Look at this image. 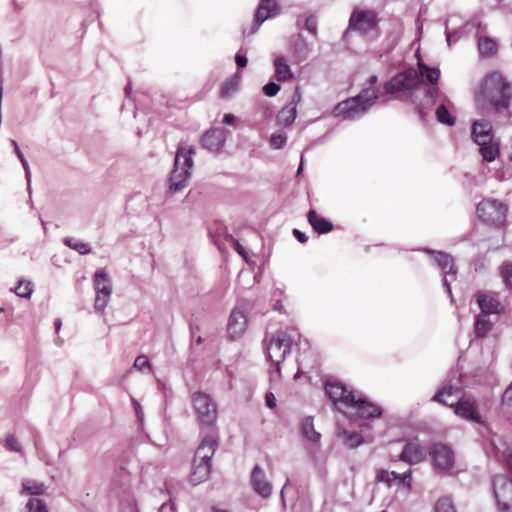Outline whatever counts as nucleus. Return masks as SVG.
<instances>
[{
	"instance_id": "nucleus-59",
	"label": "nucleus",
	"mask_w": 512,
	"mask_h": 512,
	"mask_svg": "<svg viewBox=\"0 0 512 512\" xmlns=\"http://www.w3.org/2000/svg\"><path fill=\"white\" fill-rule=\"evenodd\" d=\"M217 512H228V511H226V510H218Z\"/></svg>"
},
{
	"instance_id": "nucleus-40",
	"label": "nucleus",
	"mask_w": 512,
	"mask_h": 512,
	"mask_svg": "<svg viewBox=\"0 0 512 512\" xmlns=\"http://www.w3.org/2000/svg\"><path fill=\"white\" fill-rule=\"evenodd\" d=\"M237 90V82L234 80H228L223 83L221 87V97L228 98Z\"/></svg>"
},
{
	"instance_id": "nucleus-14",
	"label": "nucleus",
	"mask_w": 512,
	"mask_h": 512,
	"mask_svg": "<svg viewBox=\"0 0 512 512\" xmlns=\"http://www.w3.org/2000/svg\"><path fill=\"white\" fill-rule=\"evenodd\" d=\"M325 392L329 399L336 405L341 404L348 408L354 401L356 392L348 390L345 385L337 381H327L325 383Z\"/></svg>"
},
{
	"instance_id": "nucleus-32",
	"label": "nucleus",
	"mask_w": 512,
	"mask_h": 512,
	"mask_svg": "<svg viewBox=\"0 0 512 512\" xmlns=\"http://www.w3.org/2000/svg\"><path fill=\"white\" fill-rule=\"evenodd\" d=\"M492 324L485 315H479L475 322V334L477 338H484L490 332Z\"/></svg>"
},
{
	"instance_id": "nucleus-12",
	"label": "nucleus",
	"mask_w": 512,
	"mask_h": 512,
	"mask_svg": "<svg viewBox=\"0 0 512 512\" xmlns=\"http://www.w3.org/2000/svg\"><path fill=\"white\" fill-rule=\"evenodd\" d=\"M94 288L96 291L94 307L98 311H103L108 304L112 292L109 277L104 270H99L95 273Z\"/></svg>"
},
{
	"instance_id": "nucleus-29",
	"label": "nucleus",
	"mask_w": 512,
	"mask_h": 512,
	"mask_svg": "<svg viewBox=\"0 0 512 512\" xmlns=\"http://www.w3.org/2000/svg\"><path fill=\"white\" fill-rule=\"evenodd\" d=\"M485 142L486 144H483L482 142L478 144L480 146V153L484 160L492 162L499 155V146L493 140Z\"/></svg>"
},
{
	"instance_id": "nucleus-47",
	"label": "nucleus",
	"mask_w": 512,
	"mask_h": 512,
	"mask_svg": "<svg viewBox=\"0 0 512 512\" xmlns=\"http://www.w3.org/2000/svg\"><path fill=\"white\" fill-rule=\"evenodd\" d=\"M280 90V86L274 82H269L263 87L264 93L269 96H275Z\"/></svg>"
},
{
	"instance_id": "nucleus-42",
	"label": "nucleus",
	"mask_w": 512,
	"mask_h": 512,
	"mask_svg": "<svg viewBox=\"0 0 512 512\" xmlns=\"http://www.w3.org/2000/svg\"><path fill=\"white\" fill-rule=\"evenodd\" d=\"M397 485H402L407 488L408 491L412 488V470L409 469L403 474H399Z\"/></svg>"
},
{
	"instance_id": "nucleus-25",
	"label": "nucleus",
	"mask_w": 512,
	"mask_h": 512,
	"mask_svg": "<svg viewBox=\"0 0 512 512\" xmlns=\"http://www.w3.org/2000/svg\"><path fill=\"white\" fill-rule=\"evenodd\" d=\"M275 67V78L280 81H288L293 78V73L290 69V66L287 63V60L283 56H278L274 60Z\"/></svg>"
},
{
	"instance_id": "nucleus-19",
	"label": "nucleus",
	"mask_w": 512,
	"mask_h": 512,
	"mask_svg": "<svg viewBox=\"0 0 512 512\" xmlns=\"http://www.w3.org/2000/svg\"><path fill=\"white\" fill-rule=\"evenodd\" d=\"M301 100L299 89L296 88L291 101L285 105L277 115V122L283 126L291 125L297 116V104Z\"/></svg>"
},
{
	"instance_id": "nucleus-56",
	"label": "nucleus",
	"mask_w": 512,
	"mask_h": 512,
	"mask_svg": "<svg viewBox=\"0 0 512 512\" xmlns=\"http://www.w3.org/2000/svg\"><path fill=\"white\" fill-rule=\"evenodd\" d=\"M235 246H236V250L238 251V253L241 254L242 256H244V251H243L242 246L238 242H236Z\"/></svg>"
},
{
	"instance_id": "nucleus-5",
	"label": "nucleus",
	"mask_w": 512,
	"mask_h": 512,
	"mask_svg": "<svg viewBox=\"0 0 512 512\" xmlns=\"http://www.w3.org/2000/svg\"><path fill=\"white\" fill-rule=\"evenodd\" d=\"M194 148L179 146L175 156L174 168L170 174V190L177 192L183 189L190 177V169L193 166L192 155Z\"/></svg>"
},
{
	"instance_id": "nucleus-38",
	"label": "nucleus",
	"mask_w": 512,
	"mask_h": 512,
	"mask_svg": "<svg viewBox=\"0 0 512 512\" xmlns=\"http://www.w3.org/2000/svg\"><path fill=\"white\" fill-rule=\"evenodd\" d=\"M14 292L22 298H30L33 288L32 283L30 281L21 280L19 281L17 287L14 289Z\"/></svg>"
},
{
	"instance_id": "nucleus-34",
	"label": "nucleus",
	"mask_w": 512,
	"mask_h": 512,
	"mask_svg": "<svg viewBox=\"0 0 512 512\" xmlns=\"http://www.w3.org/2000/svg\"><path fill=\"white\" fill-rule=\"evenodd\" d=\"M339 436L342 437L345 445L350 448H356L363 443L362 436L357 432H347L343 430L339 433Z\"/></svg>"
},
{
	"instance_id": "nucleus-4",
	"label": "nucleus",
	"mask_w": 512,
	"mask_h": 512,
	"mask_svg": "<svg viewBox=\"0 0 512 512\" xmlns=\"http://www.w3.org/2000/svg\"><path fill=\"white\" fill-rule=\"evenodd\" d=\"M454 393H459L457 388L444 387L438 391L433 400L443 405L454 408V412L457 416L466 419L471 422L481 423V416L478 413V407L475 400L472 399H458L457 402H448L444 399V396H453Z\"/></svg>"
},
{
	"instance_id": "nucleus-46",
	"label": "nucleus",
	"mask_w": 512,
	"mask_h": 512,
	"mask_svg": "<svg viewBox=\"0 0 512 512\" xmlns=\"http://www.w3.org/2000/svg\"><path fill=\"white\" fill-rule=\"evenodd\" d=\"M391 475H393V473H389V471L381 469L377 471L375 480L376 482H384L388 486H391Z\"/></svg>"
},
{
	"instance_id": "nucleus-9",
	"label": "nucleus",
	"mask_w": 512,
	"mask_h": 512,
	"mask_svg": "<svg viewBox=\"0 0 512 512\" xmlns=\"http://www.w3.org/2000/svg\"><path fill=\"white\" fill-rule=\"evenodd\" d=\"M379 18L376 11L366 8H355L349 19V29L361 35L377 32Z\"/></svg>"
},
{
	"instance_id": "nucleus-49",
	"label": "nucleus",
	"mask_w": 512,
	"mask_h": 512,
	"mask_svg": "<svg viewBox=\"0 0 512 512\" xmlns=\"http://www.w3.org/2000/svg\"><path fill=\"white\" fill-rule=\"evenodd\" d=\"M265 402L267 407L273 409L276 407V397L272 392H267L265 395Z\"/></svg>"
},
{
	"instance_id": "nucleus-52",
	"label": "nucleus",
	"mask_w": 512,
	"mask_h": 512,
	"mask_svg": "<svg viewBox=\"0 0 512 512\" xmlns=\"http://www.w3.org/2000/svg\"><path fill=\"white\" fill-rule=\"evenodd\" d=\"M14 147H15V151H16V154L18 155V157L20 158L21 162L23 163V165L26 164V161H25V158L22 154V152L20 151L19 147H18V144L16 141H12Z\"/></svg>"
},
{
	"instance_id": "nucleus-8",
	"label": "nucleus",
	"mask_w": 512,
	"mask_h": 512,
	"mask_svg": "<svg viewBox=\"0 0 512 512\" xmlns=\"http://www.w3.org/2000/svg\"><path fill=\"white\" fill-rule=\"evenodd\" d=\"M506 466L511 475H496L493 479L494 495L501 512H512V455L506 459Z\"/></svg>"
},
{
	"instance_id": "nucleus-21",
	"label": "nucleus",
	"mask_w": 512,
	"mask_h": 512,
	"mask_svg": "<svg viewBox=\"0 0 512 512\" xmlns=\"http://www.w3.org/2000/svg\"><path fill=\"white\" fill-rule=\"evenodd\" d=\"M472 138L477 144L481 142L486 144L485 141L493 140L494 135L491 122L486 119L474 121L472 125Z\"/></svg>"
},
{
	"instance_id": "nucleus-26",
	"label": "nucleus",
	"mask_w": 512,
	"mask_h": 512,
	"mask_svg": "<svg viewBox=\"0 0 512 512\" xmlns=\"http://www.w3.org/2000/svg\"><path fill=\"white\" fill-rule=\"evenodd\" d=\"M418 80L420 81L419 77L425 78L427 82H429L432 85L437 84L439 77H440V70L438 68L429 67L423 62H418Z\"/></svg>"
},
{
	"instance_id": "nucleus-11",
	"label": "nucleus",
	"mask_w": 512,
	"mask_h": 512,
	"mask_svg": "<svg viewBox=\"0 0 512 512\" xmlns=\"http://www.w3.org/2000/svg\"><path fill=\"white\" fill-rule=\"evenodd\" d=\"M418 72L414 68L406 69L396 74L384 85L387 94H394L404 90L414 89L418 86Z\"/></svg>"
},
{
	"instance_id": "nucleus-43",
	"label": "nucleus",
	"mask_w": 512,
	"mask_h": 512,
	"mask_svg": "<svg viewBox=\"0 0 512 512\" xmlns=\"http://www.w3.org/2000/svg\"><path fill=\"white\" fill-rule=\"evenodd\" d=\"M134 368L143 371L144 369H151V364L145 355H139L134 361Z\"/></svg>"
},
{
	"instance_id": "nucleus-58",
	"label": "nucleus",
	"mask_w": 512,
	"mask_h": 512,
	"mask_svg": "<svg viewBox=\"0 0 512 512\" xmlns=\"http://www.w3.org/2000/svg\"><path fill=\"white\" fill-rule=\"evenodd\" d=\"M451 397L452 396H444V399L447 400L448 402H457V400H451Z\"/></svg>"
},
{
	"instance_id": "nucleus-54",
	"label": "nucleus",
	"mask_w": 512,
	"mask_h": 512,
	"mask_svg": "<svg viewBox=\"0 0 512 512\" xmlns=\"http://www.w3.org/2000/svg\"><path fill=\"white\" fill-rule=\"evenodd\" d=\"M427 93L431 96V97H435L438 93V89L436 87H430L427 91Z\"/></svg>"
},
{
	"instance_id": "nucleus-57",
	"label": "nucleus",
	"mask_w": 512,
	"mask_h": 512,
	"mask_svg": "<svg viewBox=\"0 0 512 512\" xmlns=\"http://www.w3.org/2000/svg\"><path fill=\"white\" fill-rule=\"evenodd\" d=\"M377 82V76L373 75L369 78V84L373 86Z\"/></svg>"
},
{
	"instance_id": "nucleus-50",
	"label": "nucleus",
	"mask_w": 512,
	"mask_h": 512,
	"mask_svg": "<svg viewBox=\"0 0 512 512\" xmlns=\"http://www.w3.org/2000/svg\"><path fill=\"white\" fill-rule=\"evenodd\" d=\"M293 235L300 243H306L308 240L307 236L298 229L293 230Z\"/></svg>"
},
{
	"instance_id": "nucleus-37",
	"label": "nucleus",
	"mask_w": 512,
	"mask_h": 512,
	"mask_svg": "<svg viewBox=\"0 0 512 512\" xmlns=\"http://www.w3.org/2000/svg\"><path fill=\"white\" fill-rule=\"evenodd\" d=\"M500 275L503 279L505 286L512 289V263L504 262L500 267Z\"/></svg>"
},
{
	"instance_id": "nucleus-1",
	"label": "nucleus",
	"mask_w": 512,
	"mask_h": 512,
	"mask_svg": "<svg viewBox=\"0 0 512 512\" xmlns=\"http://www.w3.org/2000/svg\"><path fill=\"white\" fill-rule=\"evenodd\" d=\"M474 98L481 110L499 113L510 108L512 86L500 72L494 71L483 78Z\"/></svg>"
},
{
	"instance_id": "nucleus-24",
	"label": "nucleus",
	"mask_w": 512,
	"mask_h": 512,
	"mask_svg": "<svg viewBox=\"0 0 512 512\" xmlns=\"http://www.w3.org/2000/svg\"><path fill=\"white\" fill-rule=\"evenodd\" d=\"M307 219L314 231L319 234H326L333 230V224L313 209L308 212Z\"/></svg>"
},
{
	"instance_id": "nucleus-18",
	"label": "nucleus",
	"mask_w": 512,
	"mask_h": 512,
	"mask_svg": "<svg viewBox=\"0 0 512 512\" xmlns=\"http://www.w3.org/2000/svg\"><path fill=\"white\" fill-rule=\"evenodd\" d=\"M426 458V451L422 445L417 442L409 441L405 444L399 459L410 465L418 464Z\"/></svg>"
},
{
	"instance_id": "nucleus-27",
	"label": "nucleus",
	"mask_w": 512,
	"mask_h": 512,
	"mask_svg": "<svg viewBox=\"0 0 512 512\" xmlns=\"http://www.w3.org/2000/svg\"><path fill=\"white\" fill-rule=\"evenodd\" d=\"M478 49L481 55L491 57L497 53L498 45L494 39L481 36L478 40Z\"/></svg>"
},
{
	"instance_id": "nucleus-2",
	"label": "nucleus",
	"mask_w": 512,
	"mask_h": 512,
	"mask_svg": "<svg viewBox=\"0 0 512 512\" xmlns=\"http://www.w3.org/2000/svg\"><path fill=\"white\" fill-rule=\"evenodd\" d=\"M218 442L212 435L205 436L195 451L189 481L193 485L203 483L209 478L211 472V459L215 453Z\"/></svg>"
},
{
	"instance_id": "nucleus-51",
	"label": "nucleus",
	"mask_w": 512,
	"mask_h": 512,
	"mask_svg": "<svg viewBox=\"0 0 512 512\" xmlns=\"http://www.w3.org/2000/svg\"><path fill=\"white\" fill-rule=\"evenodd\" d=\"M236 64L240 68H244L247 65V58L244 55L237 54L235 57Z\"/></svg>"
},
{
	"instance_id": "nucleus-36",
	"label": "nucleus",
	"mask_w": 512,
	"mask_h": 512,
	"mask_svg": "<svg viewBox=\"0 0 512 512\" xmlns=\"http://www.w3.org/2000/svg\"><path fill=\"white\" fill-rule=\"evenodd\" d=\"M26 512H49L46 503L37 497L30 498L25 505Z\"/></svg>"
},
{
	"instance_id": "nucleus-44",
	"label": "nucleus",
	"mask_w": 512,
	"mask_h": 512,
	"mask_svg": "<svg viewBox=\"0 0 512 512\" xmlns=\"http://www.w3.org/2000/svg\"><path fill=\"white\" fill-rule=\"evenodd\" d=\"M6 446L13 452H21V445L14 435H8L5 440Z\"/></svg>"
},
{
	"instance_id": "nucleus-48",
	"label": "nucleus",
	"mask_w": 512,
	"mask_h": 512,
	"mask_svg": "<svg viewBox=\"0 0 512 512\" xmlns=\"http://www.w3.org/2000/svg\"><path fill=\"white\" fill-rule=\"evenodd\" d=\"M67 244L69 246L73 247L75 250H77L81 254H87L90 252V248H89L88 244H86V243L78 242V243H75L74 245H72L70 241H67Z\"/></svg>"
},
{
	"instance_id": "nucleus-16",
	"label": "nucleus",
	"mask_w": 512,
	"mask_h": 512,
	"mask_svg": "<svg viewBox=\"0 0 512 512\" xmlns=\"http://www.w3.org/2000/svg\"><path fill=\"white\" fill-rule=\"evenodd\" d=\"M278 5L275 0H261L254 17L253 24L249 32L244 31V34L250 36L257 32L260 25L270 17L278 14Z\"/></svg>"
},
{
	"instance_id": "nucleus-30",
	"label": "nucleus",
	"mask_w": 512,
	"mask_h": 512,
	"mask_svg": "<svg viewBox=\"0 0 512 512\" xmlns=\"http://www.w3.org/2000/svg\"><path fill=\"white\" fill-rule=\"evenodd\" d=\"M434 259L445 274H455L453 258L444 252H433Z\"/></svg>"
},
{
	"instance_id": "nucleus-20",
	"label": "nucleus",
	"mask_w": 512,
	"mask_h": 512,
	"mask_svg": "<svg viewBox=\"0 0 512 512\" xmlns=\"http://www.w3.org/2000/svg\"><path fill=\"white\" fill-rule=\"evenodd\" d=\"M251 484L254 491L260 496L269 497L272 492L271 484L266 480L265 474L259 465L253 468L251 473Z\"/></svg>"
},
{
	"instance_id": "nucleus-7",
	"label": "nucleus",
	"mask_w": 512,
	"mask_h": 512,
	"mask_svg": "<svg viewBox=\"0 0 512 512\" xmlns=\"http://www.w3.org/2000/svg\"><path fill=\"white\" fill-rule=\"evenodd\" d=\"M508 207L500 200L493 198L483 199L478 203L476 213L478 217L486 224L500 227L504 225Z\"/></svg>"
},
{
	"instance_id": "nucleus-45",
	"label": "nucleus",
	"mask_w": 512,
	"mask_h": 512,
	"mask_svg": "<svg viewBox=\"0 0 512 512\" xmlns=\"http://www.w3.org/2000/svg\"><path fill=\"white\" fill-rule=\"evenodd\" d=\"M304 28L312 35L317 34V19L315 16H308L304 22Z\"/></svg>"
},
{
	"instance_id": "nucleus-53",
	"label": "nucleus",
	"mask_w": 512,
	"mask_h": 512,
	"mask_svg": "<svg viewBox=\"0 0 512 512\" xmlns=\"http://www.w3.org/2000/svg\"><path fill=\"white\" fill-rule=\"evenodd\" d=\"M235 117L232 114H225L223 118V122L225 124L231 125L234 123Z\"/></svg>"
},
{
	"instance_id": "nucleus-15",
	"label": "nucleus",
	"mask_w": 512,
	"mask_h": 512,
	"mask_svg": "<svg viewBox=\"0 0 512 512\" xmlns=\"http://www.w3.org/2000/svg\"><path fill=\"white\" fill-rule=\"evenodd\" d=\"M348 409L353 410L359 418L373 419L382 415V408L379 405L357 394Z\"/></svg>"
},
{
	"instance_id": "nucleus-10",
	"label": "nucleus",
	"mask_w": 512,
	"mask_h": 512,
	"mask_svg": "<svg viewBox=\"0 0 512 512\" xmlns=\"http://www.w3.org/2000/svg\"><path fill=\"white\" fill-rule=\"evenodd\" d=\"M292 345V339L286 331H277L270 339L267 345V357L268 359L279 365L290 353Z\"/></svg>"
},
{
	"instance_id": "nucleus-6",
	"label": "nucleus",
	"mask_w": 512,
	"mask_h": 512,
	"mask_svg": "<svg viewBox=\"0 0 512 512\" xmlns=\"http://www.w3.org/2000/svg\"><path fill=\"white\" fill-rule=\"evenodd\" d=\"M191 402L200 427H213L218 419V409L212 397L197 391L191 395Z\"/></svg>"
},
{
	"instance_id": "nucleus-39",
	"label": "nucleus",
	"mask_w": 512,
	"mask_h": 512,
	"mask_svg": "<svg viewBox=\"0 0 512 512\" xmlns=\"http://www.w3.org/2000/svg\"><path fill=\"white\" fill-rule=\"evenodd\" d=\"M436 512H456L452 500L448 497L440 498L435 506Z\"/></svg>"
},
{
	"instance_id": "nucleus-31",
	"label": "nucleus",
	"mask_w": 512,
	"mask_h": 512,
	"mask_svg": "<svg viewBox=\"0 0 512 512\" xmlns=\"http://www.w3.org/2000/svg\"><path fill=\"white\" fill-rule=\"evenodd\" d=\"M46 491V487L43 483L35 480H25L22 483V494L40 496Z\"/></svg>"
},
{
	"instance_id": "nucleus-55",
	"label": "nucleus",
	"mask_w": 512,
	"mask_h": 512,
	"mask_svg": "<svg viewBox=\"0 0 512 512\" xmlns=\"http://www.w3.org/2000/svg\"><path fill=\"white\" fill-rule=\"evenodd\" d=\"M390 473H393V475H391V483L393 484L395 482L397 484L398 478H399V473H397L395 471H391Z\"/></svg>"
},
{
	"instance_id": "nucleus-28",
	"label": "nucleus",
	"mask_w": 512,
	"mask_h": 512,
	"mask_svg": "<svg viewBox=\"0 0 512 512\" xmlns=\"http://www.w3.org/2000/svg\"><path fill=\"white\" fill-rule=\"evenodd\" d=\"M499 411L508 421H512V383L503 393Z\"/></svg>"
},
{
	"instance_id": "nucleus-3",
	"label": "nucleus",
	"mask_w": 512,
	"mask_h": 512,
	"mask_svg": "<svg viewBox=\"0 0 512 512\" xmlns=\"http://www.w3.org/2000/svg\"><path fill=\"white\" fill-rule=\"evenodd\" d=\"M378 95L373 88L363 89L357 96L338 103L333 113L346 120H354L365 114L375 103Z\"/></svg>"
},
{
	"instance_id": "nucleus-35",
	"label": "nucleus",
	"mask_w": 512,
	"mask_h": 512,
	"mask_svg": "<svg viewBox=\"0 0 512 512\" xmlns=\"http://www.w3.org/2000/svg\"><path fill=\"white\" fill-rule=\"evenodd\" d=\"M435 115L440 123L447 126H453L456 122V118L449 113L447 107L444 104L440 105L436 109Z\"/></svg>"
},
{
	"instance_id": "nucleus-13",
	"label": "nucleus",
	"mask_w": 512,
	"mask_h": 512,
	"mask_svg": "<svg viewBox=\"0 0 512 512\" xmlns=\"http://www.w3.org/2000/svg\"><path fill=\"white\" fill-rule=\"evenodd\" d=\"M429 455L433 461L434 467L439 471H447L454 466V453L446 444H433L429 449Z\"/></svg>"
},
{
	"instance_id": "nucleus-22",
	"label": "nucleus",
	"mask_w": 512,
	"mask_h": 512,
	"mask_svg": "<svg viewBox=\"0 0 512 512\" xmlns=\"http://www.w3.org/2000/svg\"><path fill=\"white\" fill-rule=\"evenodd\" d=\"M225 141L224 131L221 128L211 129L202 137V146L210 151L219 150Z\"/></svg>"
},
{
	"instance_id": "nucleus-23",
	"label": "nucleus",
	"mask_w": 512,
	"mask_h": 512,
	"mask_svg": "<svg viewBox=\"0 0 512 512\" xmlns=\"http://www.w3.org/2000/svg\"><path fill=\"white\" fill-rule=\"evenodd\" d=\"M476 299L483 314L499 313L501 310L500 302L485 292H478Z\"/></svg>"
},
{
	"instance_id": "nucleus-41",
	"label": "nucleus",
	"mask_w": 512,
	"mask_h": 512,
	"mask_svg": "<svg viewBox=\"0 0 512 512\" xmlns=\"http://www.w3.org/2000/svg\"><path fill=\"white\" fill-rule=\"evenodd\" d=\"M287 141V136L285 133H273L270 138V145L274 149H280L282 148Z\"/></svg>"
},
{
	"instance_id": "nucleus-17",
	"label": "nucleus",
	"mask_w": 512,
	"mask_h": 512,
	"mask_svg": "<svg viewBox=\"0 0 512 512\" xmlns=\"http://www.w3.org/2000/svg\"><path fill=\"white\" fill-rule=\"evenodd\" d=\"M247 327V317L240 309H234L229 317L227 332L231 340L243 335Z\"/></svg>"
},
{
	"instance_id": "nucleus-33",
	"label": "nucleus",
	"mask_w": 512,
	"mask_h": 512,
	"mask_svg": "<svg viewBox=\"0 0 512 512\" xmlns=\"http://www.w3.org/2000/svg\"><path fill=\"white\" fill-rule=\"evenodd\" d=\"M302 431L308 440L313 441V442L319 441L320 433L315 431L312 418L308 417L303 420Z\"/></svg>"
}]
</instances>
